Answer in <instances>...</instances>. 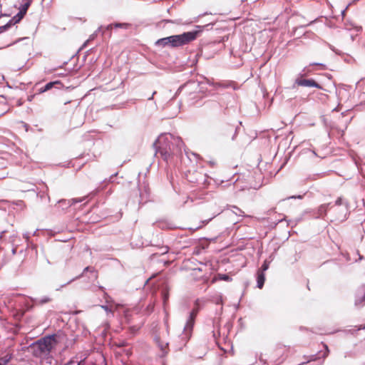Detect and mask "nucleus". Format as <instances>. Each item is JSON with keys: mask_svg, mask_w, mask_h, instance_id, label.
Listing matches in <instances>:
<instances>
[{"mask_svg": "<svg viewBox=\"0 0 365 365\" xmlns=\"http://www.w3.org/2000/svg\"><path fill=\"white\" fill-rule=\"evenodd\" d=\"M128 24H121V23H116L114 24V27L115 28H125L126 29L128 27ZM113 26V24H110L107 26L106 29H110Z\"/></svg>", "mask_w": 365, "mask_h": 365, "instance_id": "nucleus-19", "label": "nucleus"}, {"mask_svg": "<svg viewBox=\"0 0 365 365\" xmlns=\"http://www.w3.org/2000/svg\"><path fill=\"white\" fill-rule=\"evenodd\" d=\"M200 31L185 32L179 35H173L168 37L170 47H179L186 45L196 39Z\"/></svg>", "mask_w": 365, "mask_h": 365, "instance_id": "nucleus-3", "label": "nucleus"}, {"mask_svg": "<svg viewBox=\"0 0 365 365\" xmlns=\"http://www.w3.org/2000/svg\"><path fill=\"white\" fill-rule=\"evenodd\" d=\"M197 19H198V17L194 18V19L192 21L188 22L187 24H190L191 22H196V21H197Z\"/></svg>", "mask_w": 365, "mask_h": 365, "instance_id": "nucleus-36", "label": "nucleus"}, {"mask_svg": "<svg viewBox=\"0 0 365 365\" xmlns=\"http://www.w3.org/2000/svg\"><path fill=\"white\" fill-rule=\"evenodd\" d=\"M88 271L92 272H94V269H93L92 267H86V268H84L83 272L81 274H79V275H78L77 277H74V278L71 279V280H69L67 283H66V284H64L61 285V287H60V288L56 289V290H57V291H58V290H60L62 287H64L66 285L69 284H71V282H74L75 280L80 279L81 277H83V275L84 274V273H85L86 272H88Z\"/></svg>", "mask_w": 365, "mask_h": 365, "instance_id": "nucleus-11", "label": "nucleus"}, {"mask_svg": "<svg viewBox=\"0 0 365 365\" xmlns=\"http://www.w3.org/2000/svg\"><path fill=\"white\" fill-rule=\"evenodd\" d=\"M155 93H156V92L155 91V92H153V95H154V94H155ZM153 96H152L150 98H148V100H151V99L153 98Z\"/></svg>", "mask_w": 365, "mask_h": 365, "instance_id": "nucleus-39", "label": "nucleus"}, {"mask_svg": "<svg viewBox=\"0 0 365 365\" xmlns=\"http://www.w3.org/2000/svg\"><path fill=\"white\" fill-rule=\"evenodd\" d=\"M117 174H118V173H115V174H114V175H112L110 176V178L109 181H110V182H112V180H113V177H114V176H116V175H117Z\"/></svg>", "mask_w": 365, "mask_h": 365, "instance_id": "nucleus-35", "label": "nucleus"}, {"mask_svg": "<svg viewBox=\"0 0 365 365\" xmlns=\"http://www.w3.org/2000/svg\"><path fill=\"white\" fill-rule=\"evenodd\" d=\"M51 301V299L48 297H43L41 299H35L34 302L35 303H38V304H45V303H47L48 302Z\"/></svg>", "mask_w": 365, "mask_h": 365, "instance_id": "nucleus-20", "label": "nucleus"}, {"mask_svg": "<svg viewBox=\"0 0 365 365\" xmlns=\"http://www.w3.org/2000/svg\"><path fill=\"white\" fill-rule=\"evenodd\" d=\"M12 358L13 354L8 353L4 356L0 357V360L7 365V364L11 360Z\"/></svg>", "mask_w": 365, "mask_h": 365, "instance_id": "nucleus-18", "label": "nucleus"}, {"mask_svg": "<svg viewBox=\"0 0 365 365\" xmlns=\"http://www.w3.org/2000/svg\"><path fill=\"white\" fill-rule=\"evenodd\" d=\"M182 145L183 142L180 138L170 133L160 135L153 143L155 155L159 153L165 161L168 160L172 154L180 152Z\"/></svg>", "mask_w": 365, "mask_h": 365, "instance_id": "nucleus-1", "label": "nucleus"}, {"mask_svg": "<svg viewBox=\"0 0 365 365\" xmlns=\"http://www.w3.org/2000/svg\"><path fill=\"white\" fill-rule=\"evenodd\" d=\"M339 108V106H338L336 108H334V110H334V111H338V110H339V108Z\"/></svg>", "mask_w": 365, "mask_h": 365, "instance_id": "nucleus-38", "label": "nucleus"}, {"mask_svg": "<svg viewBox=\"0 0 365 365\" xmlns=\"http://www.w3.org/2000/svg\"><path fill=\"white\" fill-rule=\"evenodd\" d=\"M319 66L322 68V69H325V65H324L323 63H312L309 64V66Z\"/></svg>", "mask_w": 365, "mask_h": 365, "instance_id": "nucleus-27", "label": "nucleus"}, {"mask_svg": "<svg viewBox=\"0 0 365 365\" xmlns=\"http://www.w3.org/2000/svg\"><path fill=\"white\" fill-rule=\"evenodd\" d=\"M296 198L301 199V198H302V195H293V196L288 197V199H296Z\"/></svg>", "mask_w": 365, "mask_h": 365, "instance_id": "nucleus-29", "label": "nucleus"}, {"mask_svg": "<svg viewBox=\"0 0 365 365\" xmlns=\"http://www.w3.org/2000/svg\"><path fill=\"white\" fill-rule=\"evenodd\" d=\"M309 72H311L309 68L308 67H305L299 75L300 76H304L307 75Z\"/></svg>", "mask_w": 365, "mask_h": 365, "instance_id": "nucleus-24", "label": "nucleus"}, {"mask_svg": "<svg viewBox=\"0 0 365 365\" xmlns=\"http://www.w3.org/2000/svg\"><path fill=\"white\" fill-rule=\"evenodd\" d=\"M31 3V0H27L26 2H25L20 7V11L26 14L29 7L30 6Z\"/></svg>", "mask_w": 365, "mask_h": 365, "instance_id": "nucleus-17", "label": "nucleus"}, {"mask_svg": "<svg viewBox=\"0 0 365 365\" xmlns=\"http://www.w3.org/2000/svg\"><path fill=\"white\" fill-rule=\"evenodd\" d=\"M73 361H68L66 365H73Z\"/></svg>", "mask_w": 365, "mask_h": 365, "instance_id": "nucleus-37", "label": "nucleus"}, {"mask_svg": "<svg viewBox=\"0 0 365 365\" xmlns=\"http://www.w3.org/2000/svg\"><path fill=\"white\" fill-rule=\"evenodd\" d=\"M78 365H79V364H78Z\"/></svg>", "mask_w": 365, "mask_h": 365, "instance_id": "nucleus-43", "label": "nucleus"}, {"mask_svg": "<svg viewBox=\"0 0 365 365\" xmlns=\"http://www.w3.org/2000/svg\"><path fill=\"white\" fill-rule=\"evenodd\" d=\"M346 10L342 11V15L344 16L345 14Z\"/></svg>", "mask_w": 365, "mask_h": 365, "instance_id": "nucleus-41", "label": "nucleus"}, {"mask_svg": "<svg viewBox=\"0 0 365 365\" xmlns=\"http://www.w3.org/2000/svg\"><path fill=\"white\" fill-rule=\"evenodd\" d=\"M24 14L22 13L21 11H19V13L15 15L10 21L9 23H7L6 25L4 26H0V32H3L4 31H6L8 28H9L11 25H14L18 22H19L22 19L23 17L24 16Z\"/></svg>", "mask_w": 365, "mask_h": 365, "instance_id": "nucleus-7", "label": "nucleus"}, {"mask_svg": "<svg viewBox=\"0 0 365 365\" xmlns=\"http://www.w3.org/2000/svg\"><path fill=\"white\" fill-rule=\"evenodd\" d=\"M200 302H201L200 299H196L195 302V306H194L193 309H192V311H195L196 313H198L201 308Z\"/></svg>", "mask_w": 365, "mask_h": 365, "instance_id": "nucleus-21", "label": "nucleus"}, {"mask_svg": "<svg viewBox=\"0 0 365 365\" xmlns=\"http://www.w3.org/2000/svg\"><path fill=\"white\" fill-rule=\"evenodd\" d=\"M59 83H60L59 81L49 82V83H46L43 87H41V88H39L38 93H42L46 91H48L50 89H51L55 84H58Z\"/></svg>", "mask_w": 365, "mask_h": 365, "instance_id": "nucleus-14", "label": "nucleus"}, {"mask_svg": "<svg viewBox=\"0 0 365 365\" xmlns=\"http://www.w3.org/2000/svg\"><path fill=\"white\" fill-rule=\"evenodd\" d=\"M295 84L300 86H304V87H314L319 89L322 88L321 85H319L318 83H317L313 79H301V78H297L295 80Z\"/></svg>", "mask_w": 365, "mask_h": 365, "instance_id": "nucleus-6", "label": "nucleus"}, {"mask_svg": "<svg viewBox=\"0 0 365 365\" xmlns=\"http://www.w3.org/2000/svg\"><path fill=\"white\" fill-rule=\"evenodd\" d=\"M330 205H331V203L321 205L317 210V214H316L315 217L316 218H320V217L323 218L326 215L327 210Z\"/></svg>", "mask_w": 365, "mask_h": 365, "instance_id": "nucleus-8", "label": "nucleus"}, {"mask_svg": "<svg viewBox=\"0 0 365 365\" xmlns=\"http://www.w3.org/2000/svg\"><path fill=\"white\" fill-rule=\"evenodd\" d=\"M197 314V313H196L195 311L190 312L189 317L184 327V331L185 335L190 334L191 333Z\"/></svg>", "mask_w": 365, "mask_h": 365, "instance_id": "nucleus-5", "label": "nucleus"}, {"mask_svg": "<svg viewBox=\"0 0 365 365\" xmlns=\"http://www.w3.org/2000/svg\"><path fill=\"white\" fill-rule=\"evenodd\" d=\"M269 262H267V260H265V261L264 262V263L262 264V267H261L260 269H259V270H258V272H262V273H264L266 270H267V269H268V268H269Z\"/></svg>", "mask_w": 365, "mask_h": 365, "instance_id": "nucleus-22", "label": "nucleus"}, {"mask_svg": "<svg viewBox=\"0 0 365 365\" xmlns=\"http://www.w3.org/2000/svg\"><path fill=\"white\" fill-rule=\"evenodd\" d=\"M188 180H189L190 182L200 183L199 180H197V179H196L195 180H192V179H188Z\"/></svg>", "mask_w": 365, "mask_h": 365, "instance_id": "nucleus-32", "label": "nucleus"}, {"mask_svg": "<svg viewBox=\"0 0 365 365\" xmlns=\"http://www.w3.org/2000/svg\"><path fill=\"white\" fill-rule=\"evenodd\" d=\"M56 337V334L45 336L29 346L30 351L35 357L47 356L58 344Z\"/></svg>", "mask_w": 365, "mask_h": 365, "instance_id": "nucleus-2", "label": "nucleus"}, {"mask_svg": "<svg viewBox=\"0 0 365 365\" xmlns=\"http://www.w3.org/2000/svg\"><path fill=\"white\" fill-rule=\"evenodd\" d=\"M334 206H341L340 213L336 216L337 220L341 221L346 220L349 210V203L347 202H344L343 198L340 197L336 199L334 205L331 206L330 209L334 208Z\"/></svg>", "mask_w": 365, "mask_h": 365, "instance_id": "nucleus-4", "label": "nucleus"}, {"mask_svg": "<svg viewBox=\"0 0 365 365\" xmlns=\"http://www.w3.org/2000/svg\"><path fill=\"white\" fill-rule=\"evenodd\" d=\"M102 308H103V309H105L106 312L110 311V309H108V306H102Z\"/></svg>", "mask_w": 365, "mask_h": 365, "instance_id": "nucleus-34", "label": "nucleus"}, {"mask_svg": "<svg viewBox=\"0 0 365 365\" xmlns=\"http://www.w3.org/2000/svg\"><path fill=\"white\" fill-rule=\"evenodd\" d=\"M34 96H35V95H31V96H28V101H31L33 100V98H34Z\"/></svg>", "mask_w": 365, "mask_h": 365, "instance_id": "nucleus-31", "label": "nucleus"}, {"mask_svg": "<svg viewBox=\"0 0 365 365\" xmlns=\"http://www.w3.org/2000/svg\"><path fill=\"white\" fill-rule=\"evenodd\" d=\"M197 28H199V29H201V28H202L203 26H197Z\"/></svg>", "mask_w": 365, "mask_h": 365, "instance_id": "nucleus-42", "label": "nucleus"}, {"mask_svg": "<svg viewBox=\"0 0 365 365\" xmlns=\"http://www.w3.org/2000/svg\"><path fill=\"white\" fill-rule=\"evenodd\" d=\"M155 340L160 351H162L161 356H165L168 352V343L163 342L160 339H156Z\"/></svg>", "mask_w": 365, "mask_h": 365, "instance_id": "nucleus-10", "label": "nucleus"}, {"mask_svg": "<svg viewBox=\"0 0 365 365\" xmlns=\"http://www.w3.org/2000/svg\"><path fill=\"white\" fill-rule=\"evenodd\" d=\"M207 83L213 86L215 88H228V87H230V86H233V83L230 82V83H215L214 81L210 80V79H207Z\"/></svg>", "mask_w": 365, "mask_h": 365, "instance_id": "nucleus-12", "label": "nucleus"}, {"mask_svg": "<svg viewBox=\"0 0 365 365\" xmlns=\"http://www.w3.org/2000/svg\"><path fill=\"white\" fill-rule=\"evenodd\" d=\"M219 279L226 282H230L232 279V278L229 275L225 274H220Z\"/></svg>", "mask_w": 365, "mask_h": 365, "instance_id": "nucleus-23", "label": "nucleus"}, {"mask_svg": "<svg viewBox=\"0 0 365 365\" xmlns=\"http://www.w3.org/2000/svg\"><path fill=\"white\" fill-rule=\"evenodd\" d=\"M324 346L325 348V352L323 354V357L325 358V357H327L328 356L329 350L328 346L327 344H324Z\"/></svg>", "mask_w": 365, "mask_h": 365, "instance_id": "nucleus-28", "label": "nucleus"}, {"mask_svg": "<svg viewBox=\"0 0 365 365\" xmlns=\"http://www.w3.org/2000/svg\"><path fill=\"white\" fill-rule=\"evenodd\" d=\"M163 299L164 304L166 303L167 300L168 299V293L166 292H163Z\"/></svg>", "mask_w": 365, "mask_h": 365, "instance_id": "nucleus-26", "label": "nucleus"}, {"mask_svg": "<svg viewBox=\"0 0 365 365\" xmlns=\"http://www.w3.org/2000/svg\"><path fill=\"white\" fill-rule=\"evenodd\" d=\"M222 302V297H220V298L217 300L216 303L217 304H221Z\"/></svg>", "mask_w": 365, "mask_h": 365, "instance_id": "nucleus-33", "label": "nucleus"}, {"mask_svg": "<svg viewBox=\"0 0 365 365\" xmlns=\"http://www.w3.org/2000/svg\"><path fill=\"white\" fill-rule=\"evenodd\" d=\"M155 46H162V47L170 46L169 41H168V37H165V38L158 39L155 42Z\"/></svg>", "mask_w": 365, "mask_h": 365, "instance_id": "nucleus-16", "label": "nucleus"}, {"mask_svg": "<svg viewBox=\"0 0 365 365\" xmlns=\"http://www.w3.org/2000/svg\"><path fill=\"white\" fill-rule=\"evenodd\" d=\"M265 281V276L264 274L262 273V272H258L257 271V287L259 289H262L264 286Z\"/></svg>", "mask_w": 365, "mask_h": 365, "instance_id": "nucleus-13", "label": "nucleus"}, {"mask_svg": "<svg viewBox=\"0 0 365 365\" xmlns=\"http://www.w3.org/2000/svg\"><path fill=\"white\" fill-rule=\"evenodd\" d=\"M0 365H6V364H4V362H2L1 360H0Z\"/></svg>", "mask_w": 365, "mask_h": 365, "instance_id": "nucleus-40", "label": "nucleus"}, {"mask_svg": "<svg viewBox=\"0 0 365 365\" xmlns=\"http://www.w3.org/2000/svg\"><path fill=\"white\" fill-rule=\"evenodd\" d=\"M235 208L237 209V211H238V212H235L236 215H242V214L244 213V212L242 210H241L240 209H239L237 207H235Z\"/></svg>", "mask_w": 365, "mask_h": 365, "instance_id": "nucleus-30", "label": "nucleus"}, {"mask_svg": "<svg viewBox=\"0 0 365 365\" xmlns=\"http://www.w3.org/2000/svg\"><path fill=\"white\" fill-rule=\"evenodd\" d=\"M86 197H79V198H73L71 200H61L58 201V203H62L63 205H66V207H71V205L77 203V202H81L83 200H85Z\"/></svg>", "mask_w": 365, "mask_h": 365, "instance_id": "nucleus-9", "label": "nucleus"}, {"mask_svg": "<svg viewBox=\"0 0 365 365\" xmlns=\"http://www.w3.org/2000/svg\"><path fill=\"white\" fill-rule=\"evenodd\" d=\"M96 36H97L96 32H95V33H93V34H91V35L90 36L89 38H88V39L85 42V43H84L83 46H85L86 45V43H87L89 41H92V40H93V39L96 38Z\"/></svg>", "mask_w": 365, "mask_h": 365, "instance_id": "nucleus-25", "label": "nucleus"}, {"mask_svg": "<svg viewBox=\"0 0 365 365\" xmlns=\"http://www.w3.org/2000/svg\"><path fill=\"white\" fill-rule=\"evenodd\" d=\"M193 87L197 88L198 87V84H197L196 82H195V81H189L187 83L181 86L179 88L178 91L181 92L182 91H183L185 89H187V88L190 89V88H192Z\"/></svg>", "mask_w": 365, "mask_h": 365, "instance_id": "nucleus-15", "label": "nucleus"}]
</instances>
